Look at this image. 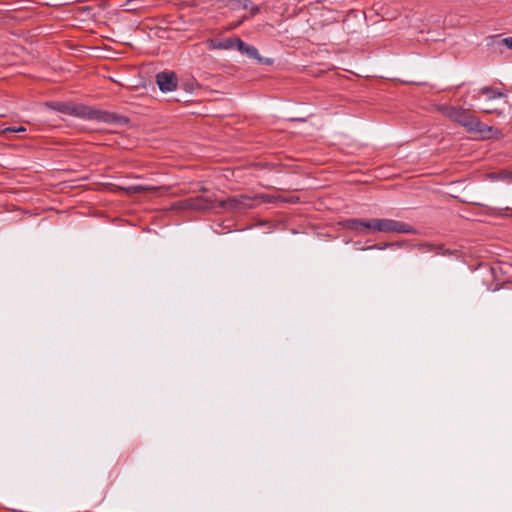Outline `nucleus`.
Returning a JSON list of instances; mask_svg holds the SVG:
<instances>
[{"label": "nucleus", "mask_w": 512, "mask_h": 512, "mask_svg": "<svg viewBox=\"0 0 512 512\" xmlns=\"http://www.w3.org/2000/svg\"><path fill=\"white\" fill-rule=\"evenodd\" d=\"M253 198V202L254 201H257V200H261V202L263 203H270L272 202V197L270 195H267V194H261V195H256Z\"/></svg>", "instance_id": "18"}, {"label": "nucleus", "mask_w": 512, "mask_h": 512, "mask_svg": "<svg viewBox=\"0 0 512 512\" xmlns=\"http://www.w3.org/2000/svg\"><path fill=\"white\" fill-rule=\"evenodd\" d=\"M383 233H403V234H417V229L404 222L393 220V219H382L381 231Z\"/></svg>", "instance_id": "4"}, {"label": "nucleus", "mask_w": 512, "mask_h": 512, "mask_svg": "<svg viewBox=\"0 0 512 512\" xmlns=\"http://www.w3.org/2000/svg\"><path fill=\"white\" fill-rule=\"evenodd\" d=\"M48 107H50L51 109L57 111V112H60V113H63V114H67V115H70L72 114V106H73V103H66V102H51V103H48L47 104Z\"/></svg>", "instance_id": "12"}, {"label": "nucleus", "mask_w": 512, "mask_h": 512, "mask_svg": "<svg viewBox=\"0 0 512 512\" xmlns=\"http://www.w3.org/2000/svg\"><path fill=\"white\" fill-rule=\"evenodd\" d=\"M503 44L509 49H512V37H507L502 40Z\"/></svg>", "instance_id": "23"}, {"label": "nucleus", "mask_w": 512, "mask_h": 512, "mask_svg": "<svg viewBox=\"0 0 512 512\" xmlns=\"http://www.w3.org/2000/svg\"><path fill=\"white\" fill-rule=\"evenodd\" d=\"M342 226L343 228L354 231L358 234H367L366 226L368 225L366 224V219H347L342 222Z\"/></svg>", "instance_id": "9"}, {"label": "nucleus", "mask_w": 512, "mask_h": 512, "mask_svg": "<svg viewBox=\"0 0 512 512\" xmlns=\"http://www.w3.org/2000/svg\"><path fill=\"white\" fill-rule=\"evenodd\" d=\"M248 9L250 10V15L252 17L257 15L260 12L259 6L254 5L252 2H251V5H250V7Z\"/></svg>", "instance_id": "22"}, {"label": "nucleus", "mask_w": 512, "mask_h": 512, "mask_svg": "<svg viewBox=\"0 0 512 512\" xmlns=\"http://www.w3.org/2000/svg\"><path fill=\"white\" fill-rule=\"evenodd\" d=\"M389 247H394V243L391 242H384V243H377L373 246L368 247L367 249H378V250H384Z\"/></svg>", "instance_id": "17"}, {"label": "nucleus", "mask_w": 512, "mask_h": 512, "mask_svg": "<svg viewBox=\"0 0 512 512\" xmlns=\"http://www.w3.org/2000/svg\"><path fill=\"white\" fill-rule=\"evenodd\" d=\"M7 130V133H19V132H25L26 131V128L23 127V126H19V127H7L6 128Z\"/></svg>", "instance_id": "21"}, {"label": "nucleus", "mask_w": 512, "mask_h": 512, "mask_svg": "<svg viewBox=\"0 0 512 512\" xmlns=\"http://www.w3.org/2000/svg\"><path fill=\"white\" fill-rule=\"evenodd\" d=\"M418 248L420 250H424V251H428V252L434 251L436 254H442V255L451 254L450 251L448 249H445L444 245H442V244L435 245L432 243H423V244H419Z\"/></svg>", "instance_id": "11"}, {"label": "nucleus", "mask_w": 512, "mask_h": 512, "mask_svg": "<svg viewBox=\"0 0 512 512\" xmlns=\"http://www.w3.org/2000/svg\"><path fill=\"white\" fill-rule=\"evenodd\" d=\"M145 190H147V188H144L142 186L135 187L136 192L145 191Z\"/></svg>", "instance_id": "27"}, {"label": "nucleus", "mask_w": 512, "mask_h": 512, "mask_svg": "<svg viewBox=\"0 0 512 512\" xmlns=\"http://www.w3.org/2000/svg\"><path fill=\"white\" fill-rule=\"evenodd\" d=\"M195 211L207 212L218 206V201L212 197L196 196Z\"/></svg>", "instance_id": "8"}, {"label": "nucleus", "mask_w": 512, "mask_h": 512, "mask_svg": "<svg viewBox=\"0 0 512 512\" xmlns=\"http://www.w3.org/2000/svg\"><path fill=\"white\" fill-rule=\"evenodd\" d=\"M393 243H394V246H396V247H403L408 244V241L404 240V241H397V242H393Z\"/></svg>", "instance_id": "24"}, {"label": "nucleus", "mask_w": 512, "mask_h": 512, "mask_svg": "<svg viewBox=\"0 0 512 512\" xmlns=\"http://www.w3.org/2000/svg\"><path fill=\"white\" fill-rule=\"evenodd\" d=\"M483 112L488 114L498 113L497 109H484Z\"/></svg>", "instance_id": "26"}, {"label": "nucleus", "mask_w": 512, "mask_h": 512, "mask_svg": "<svg viewBox=\"0 0 512 512\" xmlns=\"http://www.w3.org/2000/svg\"><path fill=\"white\" fill-rule=\"evenodd\" d=\"M183 204L185 206V210L195 211V198L194 197L183 199Z\"/></svg>", "instance_id": "16"}, {"label": "nucleus", "mask_w": 512, "mask_h": 512, "mask_svg": "<svg viewBox=\"0 0 512 512\" xmlns=\"http://www.w3.org/2000/svg\"><path fill=\"white\" fill-rule=\"evenodd\" d=\"M356 32L355 30H350L349 27L347 28V33H354Z\"/></svg>", "instance_id": "30"}, {"label": "nucleus", "mask_w": 512, "mask_h": 512, "mask_svg": "<svg viewBox=\"0 0 512 512\" xmlns=\"http://www.w3.org/2000/svg\"><path fill=\"white\" fill-rule=\"evenodd\" d=\"M198 86V83L194 79L184 83V89L186 91H193Z\"/></svg>", "instance_id": "19"}, {"label": "nucleus", "mask_w": 512, "mask_h": 512, "mask_svg": "<svg viewBox=\"0 0 512 512\" xmlns=\"http://www.w3.org/2000/svg\"><path fill=\"white\" fill-rule=\"evenodd\" d=\"M348 17H349V15H348L344 20H343V25H344V26H345V25L347 24V22H348Z\"/></svg>", "instance_id": "29"}, {"label": "nucleus", "mask_w": 512, "mask_h": 512, "mask_svg": "<svg viewBox=\"0 0 512 512\" xmlns=\"http://www.w3.org/2000/svg\"><path fill=\"white\" fill-rule=\"evenodd\" d=\"M481 95L486 96V98L488 100H493L496 98H502V97L506 96L498 88H494V87H490V86H485V87H482V88L478 89L477 91H475V93L473 94V98L478 99Z\"/></svg>", "instance_id": "10"}, {"label": "nucleus", "mask_w": 512, "mask_h": 512, "mask_svg": "<svg viewBox=\"0 0 512 512\" xmlns=\"http://www.w3.org/2000/svg\"><path fill=\"white\" fill-rule=\"evenodd\" d=\"M228 2L237 7H241L244 10H247L251 5L250 0H228Z\"/></svg>", "instance_id": "15"}, {"label": "nucleus", "mask_w": 512, "mask_h": 512, "mask_svg": "<svg viewBox=\"0 0 512 512\" xmlns=\"http://www.w3.org/2000/svg\"><path fill=\"white\" fill-rule=\"evenodd\" d=\"M236 43L238 44V50L241 53L246 54L249 58L255 59L260 64H265V65L273 64V62H274L273 59L262 57L259 54L258 49L256 47L248 45L247 43H245L242 40L239 42H236Z\"/></svg>", "instance_id": "6"}, {"label": "nucleus", "mask_w": 512, "mask_h": 512, "mask_svg": "<svg viewBox=\"0 0 512 512\" xmlns=\"http://www.w3.org/2000/svg\"><path fill=\"white\" fill-rule=\"evenodd\" d=\"M170 210H182V211H184L185 210V206L183 204V200H180V201L172 203L171 206H170Z\"/></svg>", "instance_id": "20"}, {"label": "nucleus", "mask_w": 512, "mask_h": 512, "mask_svg": "<svg viewBox=\"0 0 512 512\" xmlns=\"http://www.w3.org/2000/svg\"><path fill=\"white\" fill-rule=\"evenodd\" d=\"M239 41H241V39L238 37H229L224 39H208L207 45L210 49L213 50H238V44L236 42Z\"/></svg>", "instance_id": "7"}, {"label": "nucleus", "mask_w": 512, "mask_h": 512, "mask_svg": "<svg viewBox=\"0 0 512 512\" xmlns=\"http://www.w3.org/2000/svg\"><path fill=\"white\" fill-rule=\"evenodd\" d=\"M218 207L233 213H239L253 209L255 208V205L252 197L241 194L218 201Z\"/></svg>", "instance_id": "3"}, {"label": "nucleus", "mask_w": 512, "mask_h": 512, "mask_svg": "<svg viewBox=\"0 0 512 512\" xmlns=\"http://www.w3.org/2000/svg\"><path fill=\"white\" fill-rule=\"evenodd\" d=\"M156 83L162 92H171L177 88L178 78L173 71H163L156 75Z\"/></svg>", "instance_id": "5"}, {"label": "nucleus", "mask_w": 512, "mask_h": 512, "mask_svg": "<svg viewBox=\"0 0 512 512\" xmlns=\"http://www.w3.org/2000/svg\"><path fill=\"white\" fill-rule=\"evenodd\" d=\"M71 116L115 125H125L129 123V119L126 116L96 109L84 104H73Z\"/></svg>", "instance_id": "2"}, {"label": "nucleus", "mask_w": 512, "mask_h": 512, "mask_svg": "<svg viewBox=\"0 0 512 512\" xmlns=\"http://www.w3.org/2000/svg\"><path fill=\"white\" fill-rule=\"evenodd\" d=\"M487 177L492 180H498V179H506V178H512V173L510 172H491L487 174Z\"/></svg>", "instance_id": "14"}, {"label": "nucleus", "mask_w": 512, "mask_h": 512, "mask_svg": "<svg viewBox=\"0 0 512 512\" xmlns=\"http://www.w3.org/2000/svg\"><path fill=\"white\" fill-rule=\"evenodd\" d=\"M117 477H118V472H117V473H115V475H114V479H113V480H115Z\"/></svg>", "instance_id": "31"}, {"label": "nucleus", "mask_w": 512, "mask_h": 512, "mask_svg": "<svg viewBox=\"0 0 512 512\" xmlns=\"http://www.w3.org/2000/svg\"><path fill=\"white\" fill-rule=\"evenodd\" d=\"M381 221L382 219L378 218H372V219H366V226L367 232L373 231V232H380L381 231Z\"/></svg>", "instance_id": "13"}, {"label": "nucleus", "mask_w": 512, "mask_h": 512, "mask_svg": "<svg viewBox=\"0 0 512 512\" xmlns=\"http://www.w3.org/2000/svg\"><path fill=\"white\" fill-rule=\"evenodd\" d=\"M200 191H201V192H207V191H208V189H207L205 186H202V187L200 188Z\"/></svg>", "instance_id": "28"}, {"label": "nucleus", "mask_w": 512, "mask_h": 512, "mask_svg": "<svg viewBox=\"0 0 512 512\" xmlns=\"http://www.w3.org/2000/svg\"><path fill=\"white\" fill-rule=\"evenodd\" d=\"M437 110L450 121L464 127L469 133L479 134L484 139L492 136L493 128L481 122L469 109L441 104Z\"/></svg>", "instance_id": "1"}, {"label": "nucleus", "mask_w": 512, "mask_h": 512, "mask_svg": "<svg viewBox=\"0 0 512 512\" xmlns=\"http://www.w3.org/2000/svg\"><path fill=\"white\" fill-rule=\"evenodd\" d=\"M6 128L7 127L4 124H0V135H3V134L7 133Z\"/></svg>", "instance_id": "25"}]
</instances>
